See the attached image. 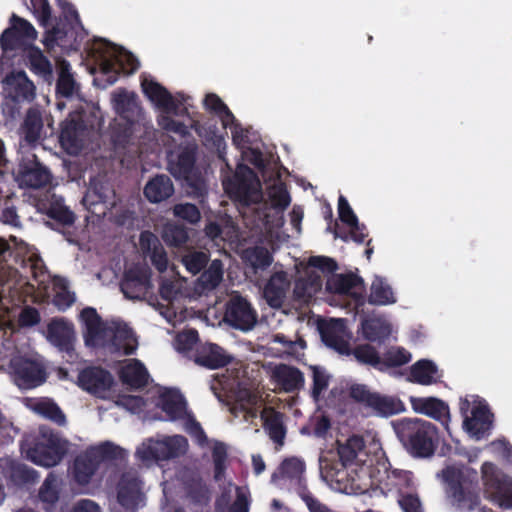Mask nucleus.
I'll return each instance as SVG.
<instances>
[{
    "instance_id": "nucleus-1",
    "label": "nucleus",
    "mask_w": 512,
    "mask_h": 512,
    "mask_svg": "<svg viewBox=\"0 0 512 512\" xmlns=\"http://www.w3.org/2000/svg\"><path fill=\"white\" fill-rule=\"evenodd\" d=\"M445 495L459 512L474 511L481 503L478 472L469 467L446 466L441 471Z\"/></svg>"
},
{
    "instance_id": "nucleus-2",
    "label": "nucleus",
    "mask_w": 512,
    "mask_h": 512,
    "mask_svg": "<svg viewBox=\"0 0 512 512\" xmlns=\"http://www.w3.org/2000/svg\"><path fill=\"white\" fill-rule=\"evenodd\" d=\"M395 433L406 451L417 458L434 455L439 444L438 428L420 418H403L394 424Z\"/></svg>"
},
{
    "instance_id": "nucleus-3",
    "label": "nucleus",
    "mask_w": 512,
    "mask_h": 512,
    "mask_svg": "<svg viewBox=\"0 0 512 512\" xmlns=\"http://www.w3.org/2000/svg\"><path fill=\"white\" fill-rule=\"evenodd\" d=\"M22 448L35 464L53 467L59 464L68 450V441L51 429L42 428L38 436L26 439Z\"/></svg>"
},
{
    "instance_id": "nucleus-4",
    "label": "nucleus",
    "mask_w": 512,
    "mask_h": 512,
    "mask_svg": "<svg viewBox=\"0 0 512 512\" xmlns=\"http://www.w3.org/2000/svg\"><path fill=\"white\" fill-rule=\"evenodd\" d=\"M125 457L126 451L111 442H105L98 446L90 447L75 458V480L82 485L88 484L101 463L123 460Z\"/></svg>"
},
{
    "instance_id": "nucleus-5",
    "label": "nucleus",
    "mask_w": 512,
    "mask_h": 512,
    "mask_svg": "<svg viewBox=\"0 0 512 512\" xmlns=\"http://www.w3.org/2000/svg\"><path fill=\"white\" fill-rule=\"evenodd\" d=\"M349 397L354 402L371 410L372 414L378 417L388 418L406 410L404 403L399 398L371 391L365 384L351 385Z\"/></svg>"
},
{
    "instance_id": "nucleus-6",
    "label": "nucleus",
    "mask_w": 512,
    "mask_h": 512,
    "mask_svg": "<svg viewBox=\"0 0 512 512\" xmlns=\"http://www.w3.org/2000/svg\"><path fill=\"white\" fill-rule=\"evenodd\" d=\"M8 368L14 384L22 390L37 388L47 379L45 367L40 362L27 357L13 356Z\"/></svg>"
},
{
    "instance_id": "nucleus-7",
    "label": "nucleus",
    "mask_w": 512,
    "mask_h": 512,
    "mask_svg": "<svg viewBox=\"0 0 512 512\" xmlns=\"http://www.w3.org/2000/svg\"><path fill=\"white\" fill-rule=\"evenodd\" d=\"M223 184L230 197L243 205L255 204L262 199L260 182L254 171L247 166Z\"/></svg>"
},
{
    "instance_id": "nucleus-8",
    "label": "nucleus",
    "mask_w": 512,
    "mask_h": 512,
    "mask_svg": "<svg viewBox=\"0 0 512 512\" xmlns=\"http://www.w3.org/2000/svg\"><path fill=\"white\" fill-rule=\"evenodd\" d=\"M47 341L63 354L67 362L73 363L78 354L75 351L76 333L74 324L64 317H55L47 325Z\"/></svg>"
},
{
    "instance_id": "nucleus-9",
    "label": "nucleus",
    "mask_w": 512,
    "mask_h": 512,
    "mask_svg": "<svg viewBox=\"0 0 512 512\" xmlns=\"http://www.w3.org/2000/svg\"><path fill=\"white\" fill-rule=\"evenodd\" d=\"M482 480L492 499L502 509H512V479L501 476L495 464L484 462L481 466Z\"/></svg>"
},
{
    "instance_id": "nucleus-10",
    "label": "nucleus",
    "mask_w": 512,
    "mask_h": 512,
    "mask_svg": "<svg viewBox=\"0 0 512 512\" xmlns=\"http://www.w3.org/2000/svg\"><path fill=\"white\" fill-rule=\"evenodd\" d=\"M187 439L181 435L166 437L137 449V456L143 461H159L177 458L186 452Z\"/></svg>"
},
{
    "instance_id": "nucleus-11",
    "label": "nucleus",
    "mask_w": 512,
    "mask_h": 512,
    "mask_svg": "<svg viewBox=\"0 0 512 512\" xmlns=\"http://www.w3.org/2000/svg\"><path fill=\"white\" fill-rule=\"evenodd\" d=\"M198 144L194 138L179 144L168 155V166L171 174L178 179L188 181L195 171Z\"/></svg>"
},
{
    "instance_id": "nucleus-12",
    "label": "nucleus",
    "mask_w": 512,
    "mask_h": 512,
    "mask_svg": "<svg viewBox=\"0 0 512 512\" xmlns=\"http://www.w3.org/2000/svg\"><path fill=\"white\" fill-rule=\"evenodd\" d=\"M257 319L256 310L241 295H234L227 302L224 320L231 327L241 331H249L254 328Z\"/></svg>"
},
{
    "instance_id": "nucleus-13",
    "label": "nucleus",
    "mask_w": 512,
    "mask_h": 512,
    "mask_svg": "<svg viewBox=\"0 0 512 512\" xmlns=\"http://www.w3.org/2000/svg\"><path fill=\"white\" fill-rule=\"evenodd\" d=\"M80 316L86 328L83 335L85 345L91 348L106 347L112 326L106 324L93 307L84 308Z\"/></svg>"
},
{
    "instance_id": "nucleus-14",
    "label": "nucleus",
    "mask_w": 512,
    "mask_h": 512,
    "mask_svg": "<svg viewBox=\"0 0 512 512\" xmlns=\"http://www.w3.org/2000/svg\"><path fill=\"white\" fill-rule=\"evenodd\" d=\"M38 472L18 459L9 456L0 458V480L8 487L32 485L38 479Z\"/></svg>"
},
{
    "instance_id": "nucleus-15",
    "label": "nucleus",
    "mask_w": 512,
    "mask_h": 512,
    "mask_svg": "<svg viewBox=\"0 0 512 512\" xmlns=\"http://www.w3.org/2000/svg\"><path fill=\"white\" fill-rule=\"evenodd\" d=\"M338 215L341 222L349 226V234H340L337 222L333 226H328L327 230L334 234V238H340L347 242L351 238L356 243H363L368 236L367 228L364 224L359 223L356 214L348 203L347 199L340 195L338 199Z\"/></svg>"
},
{
    "instance_id": "nucleus-16",
    "label": "nucleus",
    "mask_w": 512,
    "mask_h": 512,
    "mask_svg": "<svg viewBox=\"0 0 512 512\" xmlns=\"http://www.w3.org/2000/svg\"><path fill=\"white\" fill-rule=\"evenodd\" d=\"M141 86L145 96L167 114L182 115L187 112L186 108L180 109L184 99L182 94H179L181 100H178L164 86L154 80H144Z\"/></svg>"
},
{
    "instance_id": "nucleus-17",
    "label": "nucleus",
    "mask_w": 512,
    "mask_h": 512,
    "mask_svg": "<svg viewBox=\"0 0 512 512\" xmlns=\"http://www.w3.org/2000/svg\"><path fill=\"white\" fill-rule=\"evenodd\" d=\"M114 383L112 374L98 366H89L82 369L77 378L78 386L97 397L109 391Z\"/></svg>"
},
{
    "instance_id": "nucleus-18",
    "label": "nucleus",
    "mask_w": 512,
    "mask_h": 512,
    "mask_svg": "<svg viewBox=\"0 0 512 512\" xmlns=\"http://www.w3.org/2000/svg\"><path fill=\"white\" fill-rule=\"evenodd\" d=\"M493 414L485 401H479L471 411V417L463 420V427L476 440L487 436L492 429Z\"/></svg>"
},
{
    "instance_id": "nucleus-19",
    "label": "nucleus",
    "mask_w": 512,
    "mask_h": 512,
    "mask_svg": "<svg viewBox=\"0 0 512 512\" xmlns=\"http://www.w3.org/2000/svg\"><path fill=\"white\" fill-rule=\"evenodd\" d=\"M409 401L412 409L419 414L426 415L442 423L448 431L450 421L449 406L443 400L436 397L410 396Z\"/></svg>"
},
{
    "instance_id": "nucleus-20",
    "label": "nucleus",
    "mask_w": 512,
    "mask_h": 512,
    "mask_svg": "<svg viewBox=\"0 0 512 512\" xmlns=\"http://www.w3.org/2000/svg\"><path fill=\"white\" fill-rule=\"evenodd\" d=\"M150 285V272L140 266L124 271L120 290L128 299H139Z\"/></svg>"
},
{
    "instance_id": "nucleus-21",
    "label": "nucleus",
    "mask_w": 512,
    "mask_h": 512,
    "mask_svg": "<svg viewBox=\"0 0 512 512\" xmlns=\"http://www.w3.org/2000/svg\"><path fill=\"white\" fill-rule=\"evenodd\" d=\"M3 84L7 96L15 102L31 101L35 97V86L24 71L8 74Z\"/></svg>"
},
{
    "instance_id": "nucleus-22",
    "label": "nucleus",
    "mask_w": 512,
    "mask_h": 512,
    "mask_svg": "<svg viewBox=\"0 0 512 512\" xmlns=\"http://www.w3.org/2000/svg\"><path fill=\"white\" fill-rule=\"evenodd\" d=\"M232 361V357L217 344L206 343L196 348L194 362L207 369H220Z\"/></svg>"
},
{
    "instance_id": "nucleus-23",
    "label": "nucleus",
    "mask_w": 512,
    "mask_h": 512,
    "mask_svg": "<svg viewBox=\"0 0 512 512\" xmlns=\"http://www.w3.org/2000/svg\"><path fill=\"white\" fill-rule=\"evenodd\" d=\"M140 246L145 257H149L152 265L160 273L167 270L168 256L160 240L150 231L140 234Z\"/></svg>"
},
{
    "instance_id": "nucleus-24",
    "label": "nucleus",
    "mask_w": 512,
    "mask_h": 512,
    "mask_svg": "<svg viewBox=\"0 0 512 512\" xmlns=\"http://www.w3.org/2000/svg\"><path fill=\"white\" fill-rule=\"evenodd\" d=\"M141 498V486L137 477L123 474L118 483L117 500L126 510L135 511Z\"/></svg>"
},
{
    "instance_id": "nucleus-25",
    "label": "nucleus",
    "mask_w": 512,
    "mask_h": 512,
    "mask_svg": "<svg viewBox=\"0 0 512 512\" xmlns=\"http://www.w3.org/2000/svg\"><path fill=\"white\" fill-rule=\"evenodd\" d=\"M175 192L171 178L165 174H157L144 186L143 194L150 203H160L173 196Z\"/></svg>"
},
{
    "instance_id": "nucleus-26",
    "label": "nucleus",
    "mask_w": 512,
    "mask_h": 512,
    "mask_svg": "<svg viewBox=\"0 0 512 512\" xmlns=\"http://www.w3.org/2000/svg\"><path fill=\"white\" fill-rule=\"evenodd\" d=\"M341 319L332 320L330 323L320 326V334L324 344L342 355H350V344L342 335Z\"/></svg>"
},
{
    "instance_id": "nucleus-27",
    "label": "nucleus",
    "mask_w": 512,
    "mask_h": 512,
    "mask_svg": "<svg viewBox=\"0 0 512 512\" xmlns=\"http://www.w3.org/2000/svg\"><path fill=\"white\" fill-rule=\"evenodd\" d=\"M260 418L263 422V428L268 434L269 438L278 446H283L286 427L283 422V414L273 407H265L261 413Z\"/></svg>"
},
{
    "instance_id": "nucleus-28",
    "label": "nucleus",
    "mask_w": 512,
    "mask_h": 512,
    "mask_svg": "<svg viewBox=\"0 0 512 512\" xmlns=\"http://www.w3.org/2000/svg\"><path fill=\"white\" fill-rule=\"evenodd\" d=\"M289 288V281L285 272H276L267 281L263 295L268 305L272 308L282 307Z\"/></svg>"
},
{
    "instance_id": "nucleus-29",
    "label": "nucleus",
    "mask_w": 512,
    "mask_h": 512,
    "mask_svg": "<svg viewBox=\"0 0 512 512\" xmlns=\"http://www.w3.org/2000/svg\"><path fill=\"white\" fill-rule=\"evenodd\" d=\"M76 28L70 25V23L63 22L62 18H59L55 25L51 28H46L42 40L43 45L47 50L53 49L56 45L66 46L72 38H75Z\"/></svg>"
},
{
    "instance_id": "nucleus-30",
    "label": "nucleus",
    "mask_w": 512,
    "mask_h": 512,
    "mask_svg": "<svg viewBox=\"0 0 512 512\" xmlns=\"http://www.w3.org/2000/svg\"><path fill=\"white\" fill-rule=\"evenodd\" d=\"M160 408L170 420L183 419L186 415V401L176 389H166L159 396Z\"/></svg>"
},
{
    "instance_id": "nucleus-31",
    "label": "nucleus",
    "mask_w": 512,
    "mask_h": 512,
    "mask_svg": "<svg viewBox=\"0 0 512 512\" xmlns=\"http://www.w3.org/2000/svg\"><path fill=\"white\" fill-rule=\"evenodd\" d=\"M109 344L113 347L114 352H121L124 355H131L136 350L133 331L126 324L112 326Z\"/></svg>"
},
{
    "instance_id": "nucleus-32",
    "label": "nucleus",
    "mask_w": 512,
    "mask_h": 512,
    "mask_svg": "<svg viewBox=\"0 0 512 512\" xmlns=\"http://www.w3.org/2000/svg\"><path fill=\"white\" fill-rule=\"evenodd\" d=\"M326 289L336 294L353 295L357 297L356 293H353V289H364L363 279L354 274H337L327 281Z\"/></svg>"
},
{
    "instance_id": "nucleus-33",
    "label": "nucleus",
    "mask_w": 512,
    "mask_h": 512,
    "mask_svg": "<svg viewBox=\"0 0 512 512\" xmlns=\"http://www.w3.org/2000/svg\"><path fill=\"white\" fill-rule=\"evenodd\" d=\"M121 382L132 389H141L148 384L149 374L146 367L138 360L127 364L119 371Z\"/></svg>"
},
{
    "instance_id": "nucleus-34",
    "label": "nucleus",
    "mask_w": 512,
    "mask_h": 512,
    "mask_svg": "<svg viewBox=\"0 0 512 512\" xmlns=\"http://www.w3.org/2000/svg\"><path fill=\"white\" fill-rule=\"evenodd\" d=\"M276 382L285 392H294L304 385L303 373L296 367L281 364L275 368Z\"/></svg>"
},
{
    "instance_id": "nucleus-35",
    "label": "nucleus",
    "mask_w": 512,
    "mask_h": 512,
    "mask_svg": "<svg viewBox=\"0 0 512 512\" xmlns=\"http://www.w3.org/2000/svg\"><path fill=\"white\" fill-rule=\"evenodd\" d=\"M363 337L370 342L383 343L391 334V325L381 318H370L362 322Z\"/></svg>"
},
{
    "instance_id": "nucleus-36",
    "label": "nucleus",
    "mask_w": 512,
    "mask_h": 512,
    "mask_svg": "<svg viewBox=\"0 0 512 512\" xmlns=\"http://www.w3.org/2000/svg\"><path fill=\"white\" fill-rule=\"evenodd\" d=\"M437 372L438 368L434 362L421 359L411 366L409 379L417 384L431 385L436 382L435 375Z\"/></svg>"
},
{
    "instance_id": "nucleus-37",
    "label": "nucleus",
    "mask_w": 512,
    "mask_h": 512,
    "mask_svg": "<svg viewBox=\"0 0 512 512\" xmlns=\"http://www.w3.org/2000/svg\"><path fill=\"white\" fill-rule=\"evenodd\" d=\"M43 120L40 111L36 108H29L21 126L24 139L29 144L36 143L41 136Z\"/></svg>"
},
{
    "instance_id": "nucleus-38",
    "label": "nucleus",
    "mask_w": 512,
    "mask_h": 512,
    "mask_svg": "<svg viewBox=\"0 0 512 512\" xmlns=\"http://www.w3.org/2000/svg\"><path fill=\"white\" fill-rule=\"evenodd\" d=\"M114 108L123 119H132L138 109L137 95L133 92L122 90L113 96Z\"/></svg>"
},
{
    "instance_id": "nucleus-39",
    "label": "nucleus",
    "mask_w": 512,
    "mask_h": 512,
    "mask_svg": "<svg viewBox=\"0 0 512 512\" xmlns=\"http://www.w3.org/2000/svg\"><path fill=\"white\" fill-rule=\"evenodd\" d=\"M21 178L23 183L31 188H42L50 183V171L39 163H35L32 167H26Z\"/></svg>"
},
{
    "instance_id": "nucleus-40",
    "label": "nucleus",
    "mask_w": 512,
    "mask_h": 512,
    "mask_svg": "<svg viewBox=\"0 0 512 512\" xmlns=\"http://www.w3.org/2000/svg\"><path fill=\"white\" fill-rule=\"evenodd\" d=\"M356 361L362 365L373 367L381 372V355L371 344H359L350 350Z\"/></svg>"
},
{
    "instance_id": "nucleus-41",
    "label": "nucleus",
    "mask_w": 512,
    "mask_h": 512,
    "mask_svg": "<svg viewBox=\"0 0 512 512\" xmlns=\"http://www.w3.org/2000/svg\"><path fill=\"white\" fill-rule=\"evenodd\" d=\"M362 437L353 435L344 444H339L338 455L344 467H349L356 462L359 452L364 449Z\"/></svg>"
},
{
    "instance_id": "nucleus-42",
    "label": "nucleus",
    "mask_w": 512,
    "mask_h": 512,
    "mask_svg": "<svg viewBox=\"0 0 512 512\" xmlns=\"http://www.w3.org/2000/svg\"><path fill=\"white\" fill-rule=\"evenodd\" d=\"M32 409L42 417L54 422L59 426L66 424V416L61 408L50 399H42L35 402Z\"/></svg>"
},
{
    "instance_id": "nucleus-43",
    "label": "nucleus",
    "mask_w": 512,
    "mask_h": 512,
    "mask_svg": "<svg viewBox=\"0 0 512 512\" xmlns=\"http://www.w3.org/2000/svg\"><path fill=\"white\" fill-rule=\"evenodd\" d=\"M368 302L372 305H389L395 303L396 299L390 285L377 277L372 282Z\"/></svg>"
},
{
    "instance_id": "nucleus-44",
    "label": "nucleus",
    "mask_w": 512,
    "mask_h": 512,
    "mask_svg": "<svg viewBox=\"0 0 512 512\" xmlns=\"http://www.w3.org/2000/svg\"><path fill=\"white\" fill-rule=\"evenodd\" d=\"M411 353L400 346H391L381 356V372L403 366L411 361Z\"/></svg>"
},
{
    "instance_id": "nucleus-45",
    "label": "nucleus",
    "mask_w": 512,
    "mask_h": 512,
    "mask_svg": "<svg viewBox=\"0 0 512 512\" xmlns=\"http://www.w3.org/2000/svg\"><path fill=\"white\" fill-rule=\"evenodd\" d=\"M304 470L305 463L302 460L296 457L286 458L281 462L277 472L272 474L271 479L276 481L277 478H287L300 481Z\"/></svg>"
},
{
    "instance_id": "nucleus-46",
    "label": "nucleus",
    "mask_w": 512,
    "mask_h": 512,
    "mask_svg": "<svg viewBox=\"0 0 512 512\" xmlns=\"http://www.w3.org/2000/svg\"><path fill=\"white\" fill-rule=\"evenodd\" d=\"M27 59L30 70L40 76L46 77L52 74V65L49 59L36 46H30Z\"/></svg>"
},
{
    "instance_id": "nucleus-47",
    "label": "nucleus",
    "mask_w": 512,
    "mask_h": 512,
    "mask_svg": "<svg viewBox=\"0 0 512 512\" xmlns=\"http://www.w3.org/2000/svg\"><path fill=\"white\" fill-rule=\"evenodd\" d=\"M186 493L192 503L205 506L210 502L211 493L201 478H193L186 483Z\"/></svg>"
},
{
    "instance_id": "nucleus-48",
    "label": "nucleus",
    "mask_w": 512,
    "mask_h": 512,
    "mask_svg": "<svg viewBox=\"0 0 512 512\" xmlns=\"http://www.w3.org/2000/svg\"><path fill=\"white\" fill-rule=\"evenodd\" d=\"M39 499L47 506L44 509L49 512L59 500L58 479L53 473H49L39 489Z\"/></svg>"
},
{
    "instance_id": "nucleus-49",
    "label": "nucleus",
    "mask_w": 512,
    "mask_h": 512,
    "mask_svg": "<svg viewBox=\"0 0 512 512\" xmlns=\"http://www.w3.org/2000/svg\"><path fill=\"white\" fill-rule=\"evenodd\" d=\"M80 124L76 121L66 123L60 132V142L67 150L77 152L82 147Z\"/></svg>"
},
{
    "instance_id": "nucleus-50",
    "label": "nucleus",
    "mask_w": 512,
    "mask_h": 512,
    "mask_svg": "<svg viewBox=\"0 0 512 512\" xmlns=\"http://www.w3.org/2000/svg\"><path fill=\"white\" fill-rule=\"evenodd\" d=\"M162 239L169 246L180 247L189 239L188 230L182 224L168 223L163 227Z\"/></svg>"
},
{
    "instance_id": "nucleus-51",
    "label": "nucleus",
    "mask_w": 512,
    "mask_h": 512,
    "mask_svg": "<svg viewBox=\"0 0 512 512\" xmlns=\"http://www.w3.org/2000/svg\"><path fill=\"white\" fill-rule=\"evenodd\" d=\"M133 120L116 123L111 130V140L115 148H125L133 135Z\"/></svg>"
},
{
    "instance_id": "nucleus-52",
    "label": "nucleus",
    "mask_w": 512,
    "mask_h": 512,
    "mask_svg": "<svg viewBox=\"0 0 512 512\" xmlns=\"http://www.w3.org/2000/svg\"><path fill=\"white\" fill-rule=\"evenodd\" d=\"M245 258L251 264L254 269H266L268 268L273 257L269 250L264 246H255L245 251Z\"/></svg>"
},
{
    "instance_id": "nucleus-53",
    "label": "nucleus",
    "mask_w": 512,
    "mask_h": 512,
    "mask_svg": "<svg viewBox=\"0 0 512 512\" xmlns=\"http://www.w3.org/2000/svg\"><path fill=\"white\" fill-rule=\"evenodd\" d=\"M28 46L27 42L17 33L16 26H9L0 35V47L4 52L15 51Z\"/></svg>"
},
{
    "instance_id": "nucleus-54",
    "label": "nucleus",
    "mask_w": 512,
    "mask_h": 512,
    "mask_svg": "<svg viewBox=\"0 0 512 512\" xmlns=\"http://www.w3.org/2000/svg\"><path fill=\"white\" fill-rule=\"evenodd\" d=\"M223 278V266L220 260H213L209 267L202 272L199 281L205 288H215Z\"/></svg>"
},
{
    "instance_id": "nucleus-55",
    "label": "nucleus",
    "mask_w": 512,
    "mask_h": 512,
    "mask_svg": "<svg viewBox=\"0 0 512 512\" xmlns=\"http://www.w3.org/2000/svg\"><path fill=\"white\" fill-rule=\"evenodd\" d=\"M268 197L274 209L285 210L291 202L289 192L283 183L272 185L268 190Z\"/></svg>"
},
{
    "instance_id": "nucleus-56",
    "label": "nucleus",
    "mask_w": 512,
    "mask_h": 512,
    "mask_svg": "<svg viewBox=\"0 0 512 512\" xmlns=\"http://www.w3.org/2000/svg\"><path fill=\"white\" fill-rule=\"evenodd\" d=\"M209 261L208 254L202 251H194L182 257V264L192 275L200 273Z\"/></svg>"
},
{
    "instance_id": "nucleus-57",
    "label": "nucleus",
    "mask_w": 512,
    "mask_h": 512,
    "mask_svg": "<svg viewBox=\"0 0 512 512\" xmlns=\"http://www.w3.org/2000/svg\"><path fill=\"white\" fill-rule=\"evenodd\" d=\"M29 9L40 26L48 28L52 18V8L48 0H30Z\"/></svg>"
},
{
    "instance_id": "nucleus-58",
    "label": "nucleus",
    "mask_w": 512,
    "mask_h": 512,
    "mask_svg": "<svg viewBox=\"0 0 512 512\" xmlns=\"http://www.w3.org/2000/svg\"><path fill=\"white\" fill-rule=\"evenodd\" d=\"M10 26L17 27V33L31 45L37 39V31L34 26L26 19L13 13L10 17Z\"/></svg>"
},
{
    "instance_id": "nucleus-59",
    "label": "nucleus",
    "mask_w": 512,
    "mask_h": 512,
    "mask_svg": "<svg viewBox=\"0 0 512 512\" xmlns=\"http://www.w3.org/2000/svg\"><path fill=\"white\" fill-rule=\"evenodd\" d=\"M175 217L187 221L190 224H197L201 219L199 208L192 203L176 204L173 208Z\"/></svg>"
},
{
    "instance_id": "nucleus-60",
    "label": "nucleus",
    "mask_w": 512,
    "mask_h": 512,
    "mask_svg": "<svg viewBox=\"0 0 512 512\" xmlns=\"http://www.w3.org/2000/svg\"><path fill=\"white\" fill-rule=\"evenodd\" d=\"M212 459L214 464V474L216 479H220L225 471V462L227 459V449L224 443L217 442L212 449Z\"/></svg>"
},
{
    "instance_id": "nucleus-61",
    "label": "nucleus",
    "mask_w": 512,
    "mask_h": 512,
    "mask_svg": "<svg viewBox=\"0 0 512 512\" xmlns=\"http://www.w3.org/2000/svg\"><path fill=\"white\" fill-rule=\"evenodd\" d=\"M158 124L163 130H165L167 132L176 133L183 138H186V137H190V139L192 138V136L188 130V127L183 122L174 120L169 115L161 116L160 119L158 120Z\"/></svg>"
},
{
    "instance_id": "nucleus-62",
    "label": "nucleus",
    "mask_w": 512,
    "mask_h": 512,
    "mask_svg": "<svg viewBox=\"0 0 512 512\" xmlns=\"http://www.w3.org/2000/svg\"><path fill=\"white\" fill-rule=\"evenodd\" d=\"M199 340L198 331L195 329L185 330L176 337L177 349L179 351H190Z\"/></svg>"
},
{
    "instance_id": "nucleus-63",
    "label": "nucleus",
    "mask_w": 512,
    "mask_h": 512,
    "mask_svg": "<svg viewBox=\"0 0 512 512\" xmlns=\"http://www.w3.org/2000/svg\"><path fill=\"white\" fill-rule=\"evenodd\" d=\"M47 215L50 219H53L64 226H70L75 222L74 213L67 207H51Z\"/></svg>"
},
{
    "instance_id": "nucleus-64",
    "label": "nucleus",
    "mask_w": 512,
    "mask_h": 512,
    "mask_svg": "<svg viewBox=\"0 0 512 512\" xmlns=\"http://www.w3.org/2000/svg\"><path fill=\"white\" fill-rule=\"evenodd\" d=\"M41 316L37 308L33 306H25L18 317L20 327H33L40 323Z\"/></svg>"
}]
</instances>
